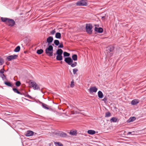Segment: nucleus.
<instances>
[{
	"label": "nucleus",
	"instance_id": "nucleus-2",
	"mask_svg": "<svg viewBox=\"0 0 146 146\" xmlns=\"http://www.w3.org/2000/svg\"><path fill=\"white\" fill-rule=\"evenodd\" d=\"M64 61L67 64L70 65L72 67H75L77 65V62H73V60L70 57L65 58Z\"/></svg>",
	"mask_w": 146,
	"mask_h": 146
},
{
	"label": "nucleus",
	"instance_id": "nucleus-27",
	"mask_svg": "<svg viewBox=\"0 0 146 146\" xmlns=\"http://www.w3.org/2000/svg\"><path fill=\"white\" fill-rule=\"evenodd\" d=\"M5 84L8 86H12V84L11 83L9 82H5Z\"/></svg>",
	"mask_w": 146,
	"mask_h": 146
},
{
	"label": "nucleus",
	"instance_id": "nucleus-6",
	"mask_svg": "<svg viewBox=\"0 0 146 146\" xmlns=\"http://www.w3.org/2000/svg\"><path fill=\"white\" fill-rule=\"evenodd\" d=\"M54 134L56 135L57 137H64L66 136V134L63 132H61L60 131H58L57 132H55Z\"/></svg>",
	"mask_w": 146,
	"mask_h": 146
},
{
	"label": "nucleus",
	"instance_id": "nucleus-16",
	"mask_svg": "<svg viewBox=\"0 0 146 146\" xmlns=\"http://www.w3.org/2000/svg\"><path fill=\"white\" fill-rule=\"evenodd\" d=\"M63 59L62 57V55H57L56 56V59L58 60H61Z\"/></svg>",
	"mask_w": 146,
	"mask_h": 146
},
{
	"label": "nucleus",
	"instance_id": "nucleus-25",
	"mask_svg": "<svg viewBox=\"0 0 146 146\" xmlns=\"http://www.w3.org/2000/svg\"><path fill=\"white\" fill-rule=\"evenodd\" d=\"M43 52V50L42 49H40L39 50H38L37 51V53L38 54H40L42 53Z\"/></svg>",
	"mask_w": 146,
	"mask_h": 146
},
{
	"label": "nucleus",
	"instance_id": "nucleus-31",
	"mask_svg": "<svg viewBox=\"0 0 146 146\" xmlns=\"http://www.w3.org/2000/svg\"><path fill=\"white\" fill-rule=\"evenodd\" d=\"M63 55L64 57L69 56L70 55V54L69 53L65 52L63 53Z\"/></svg>",
	"mask_w": 146,
	"mask_h": 146
},
{
	"label": "nucleus",
	"instance_id": "nucleus-41",
	"mask_svg": "<svg viewBox=\"0 0 146 146\" xmlns=\"http://www.w3.org/2000/svg\"><path fill=\"white\" fill-rule=\"evenodd\" d=\"M102 100L104 101L105 102L107 101V98H105L103 99Z\"/></svg>",
	"mask_w": 146,
	"mask_h": 146
},
{
	"label": "nucleus",
	"instance_id": "nucleus-20",
	"mask_svg": "<svg viewBox=\"0 0 146 146\" xmlns=\"http://www.w3.org/2000/svg\"><path fill=\"white\" fill-rule=\"evenodd\" d=\"M117 118L115 117H113L111 119L110 121L111 122H115L117 121Z\"/></svg>",
	"mask_w": 146,
	"mask_h": 146
},
{
	"label": "nucleus",
	"instance_id": "nucleus-8",
	"mask_svg": "<svg viewBox=\"0 0 146 146\" xmlns=\"http://www.w3.org/2000/svg\"><path fill=\"white\" fill-rule=\"evenodd\" d=\"M98 90V88L96 86L91 87L89 89V91L90 93H96Z\"/></svg>",
	"mask_w": 146,
	"mask_h": 146
},
{
	"label": "nucleus",
	"instance_id": "nucleus-12",
	"mask_svg": "<svg viewBox=\"0 0 146 146\" xmlns=\"http://www.w3.org/2000/svg\"><path fill=\"white\" fill-rule=\"evenodd\" d=\"M53 40V38L51 36L48 37L47 38V42L48 43V44H49L50 43H51Z\"/></svg>",
	"mask_w": 146,
	"mask_h": 146
},
{
	"label": "nucleus",
	"instance_id": "nucleus-40",
	"mask_svg": "<svg viewBox=\"0 0 146 146\" xmlns=\"http://www.w3.org/2000/svg\"><path fill=\"white\" fill-rule=\"evenodd\" d=\"M58 47L59 48H62L63 47V44H60Z\"/></svg>",
	"mask_w": 146,
	"mask_h": 146
},
{
	"label": "nucleus",
	"instance_id": "nucleus-36",
	"mask_svg": "<svg viewBox=\"0 0 146 146\" xmlns=\"http://www.w3.org/2000/svg\"><path fill=\"white\" fill-rule=\"evenodd\" d=\"M111 114L110 112H108L106 113L105 117H108L110 116Z\"/></svg>",
	"mask_w": 146,
	"mask_h": 146
},
{
	"label": "nucleus",
	"instance_id": "nucleus-17",
	"mask_svg": "<svg viewBox=\"0 0 146 146\" xmlns=\"http://www.w3.org/2000/svg\"><path fill=\"white\" fill-rule=\"evenodd\" d=\"M98 95L100 98H102L103 97V95L102 92L100 91H98Z\"/></svg>",
	"mask_w": 146,
	"mask_h": 146
},
{
	"label": "nucleus",
	"instance_id": "nucleus-5",
	"mask_svg": "<svg viewBox=\"0 0 146 146\" xmlns=\"http://www.w3.org/2000/svg\"><path fill=\"white\" fill-rule=\"evenodd\" d=\"M92 25L90 24H86V30L87 32L89 34H91L92 31Z\"/></svg>",
	"mask_w": 146,
	"mask_h": 146
},
{
	"label": "nucleus",
	"instance_id": "nucleus-42",
	"mask_svg": "<svg viewBox=\"0 0 146 146\" xmlns=\"http://www.w3.org/2000/svg\"><path fill=\"white\" fill-rule=\"evenodd\" d=\"M134 131H133V132H128V133H127V134H128V135H129V134H131V133H134Z\"/></svg>",
	"mask_w": 146,
	"mask_h": 146
},
{
	"label": "nucleus",
	"instance_id": "nucleus-24",
	"mask_svg": "<svg viewBox=\"0 0 146 146\" xmlns=\"http://www.w3.org/2000/svg\"><path fill=\"white\" fill-rule=\"evenodd\" d=\"M72 58L74 60H76L77 59V56L76 54H73L72 56Z\"/></svg>",
	"mask_w": 146,
	"mask_h": 146
},
{
	"label": "nucleus",
	"instance_id": "nucleus-34",
	"mask_svg": "<svg viewBox=\"0 0 146 146\" xmlns=\"http://www.w3.org/2000/svg\"><path fill=\"white\" fill-rule=\"evenodd\" d=\"M78 71V69L76 68L73 69V73L74 74H76V72Z\"/></svg>",
	"mask_w": 146,
	"mask_h": 146
},
{
	"label": "nucleus",
	"instance_id": "nucleus-28",
	"mask_svg": "<svg viewBox=\"0 0 146 146\" xmlns=\"http://www.w3.org/2000/svg\"><path fill=\"white\" fill-rule=\"evenodd\" d=\"M88 5V1L87 0H83V6Z\"/></svg>",
	"mask_w": 146,
	"mask_h": 146
},
{
	"label": "nucleus",
	"instance_id": "nucleus-7",
	"mask_svg": "<svg viewBox=\"0 0 146 146\" xmlns=\"http://www.w3.org/2000/svg\"><path fill=\"white\" fill-rule=\"evenodd\" d=\"M31 84L34 90H37L39 88L38 86L35 82L32 81L31 82Z\"/></svg>",
	"mask_w": 146,
	"mask_h": 146
},
{
	"label": "nucleus",
	"instance_id": "nucleus-32",
	"mask_svg": "<svg viewBox=\"0 0 146 146\" xmlns=\"http://www.w3.org/2000/svg\"><path fill=\"white\" fill-rule=\"evenodd\" d=\"M4 63V60L0 57V65H2Z\"/></svg>",
	"mask_w": 146,
	"mask_h": 146
},
{
	"label": "nucleus",
	"instance_id": "nucleus-26",
	"mask_svg": "<svg viewBox=\"0 0 146 146\" xmlns=\"http://www.w3.org/2000/svg\"><path fill=\"white\" fill-rule=\"evenodd\" d=\"M70 134L72 135H75L76 134V131L71 130L70 132Z\"/></svg>",
	"mask_w": 146,
	"mask_h": 146
},
{
	"label": "nucleus",
	"instance_id": "nucleus-30",
	"mask_svg": "<svg viewBox=\"0 0 146 146\" xmlns=\"http://www.w3.org/2000/svg\"><path fill=\"white\" fill-rule=\"evenodd\" d=\"M54 43L56 46H58L59 44V42L58 40H54Z\"/></svg>",
	"mask_w": 146,
	"mask_h": 146
},
{
	"label": "nucleus",
	"instance_id": "nucleus-22",
	"mask_svg": "<svg viewBox=\"0 0 146 146\" xmlns=\"http://www.w3.org/2000/svg\"><path fill=\"white\" fill-rule=\"evenodd\" d=\"M54 144L57 146L58 145V146H63V145L60 142H55L54 143Z\"/></svg>",
	"mask_w": 146,
	"mask_h": 146
},
{
	"label": "nucleus",
	"instance_id": "nucleus-9",
	"mask_svg": "<svg viewBox=\"0 0 146 146\" xmlns=\"http://www.w3.org/2000/svg\"><path fill=\"white\" fill-rule=\"evenodd\" d=\"M18 56L17 55H10L8 56L7 57V59L8 61H11L12 60L15 59H16Z\"/></svg>",
	"mask_w": 146,
	"mask_h": 146
},
{
	"label": "nucleus",
	"instance_id": "nucleus-35",
	"mask_svg": "<svg viewBox=\"0 0 146 146\" xmlns=\"http://www.w3.org/2000/svg\"><path fill=\"white\" fill-rule=\"evenodd\" d=\"M76 5L78 6H81L82 5V1H78L76 3Z\"/></svg>",
	"mask_w": 146,
	"mask_h": 146
},
{
	"label": "nucleus",
	"instance_id": "nucleus-43",
	"mask_svg": "<svg viewBox=\"0 0 146 146\" xmlns=\"http://www.w3.org/2000/svg\"><path fill=\"white\" fill-rule=\"evenodd\" d=\"M102 20H105V16H102Z\"/></svg>",
	"mask_w": 146,
	"mask_h": 146
},
{
	"label": "nucleus",
	"instance_id": "nucleus-1",
	"mask_svg": "<svg viewBox=\"0 0 146 146\" xmlns=\"http://www.w3.org/2000/svg\"><path fill=\"white\" fill-rule=\"evenodd\" d=\"M1 19L2 22L5 23L9 26L12 27L15 24V21L13 19H11L1 17Z\"/></svg>",
	"mask_w": 146,
	"mask_h": 146
},
{
	"label": "nucleus",
	"instance_id": "nucleus-39",
	"mask_svg": "<svg viewBox=\"0 0 146 146\" xmlns=\"http://www.w3.org/2000/svg\"><path fill=\"white\" fill-rule=\"evenodd\" d=\"M5 71L4 69L3 68V69H1L0 70V73L2 74H3V73L4 72V71Z\"/></svg>",
	"mask_w": 146,
	"mask_h": 146
},
{
	"label": "nucleus",
	"instance_id": "nucleus-3",
	"mask_svg": "<svg viewBox=\"0 0 146 146\" xmlns=\"http://www.w3.org/2000/svg\"><path fill=\"white\" fill-rule=\"evenodd\" d=\"M45 53L49 56H52L53 51V47L51 45H49L45 50Z\"/></svg>",
	"mask_w": 146,
	"mask_h": 146
},
{
	"label": "nucleus",
	"instance_id": "nucleus-33",
	"mask_svg": "<svg viewBox=\"0 0 146 146\" xmlns=\"http://www.w3.org/2000/svg\"><path fill=\"white\" fill-rule=\"evenodd\" d=\"M13 90L15 92L19 94H21V92H19V91H18L17 89L15 88H13Z\"/></svg>",
	"mask_w": 146,
	"mask_h": 146
},
{
	"label": "nucleus",
	"instance_id": "nucleus-47",
	"mask_svg": "<svg viewBox=\"0 0 146 146\" xmlns=\"http://www.w3.org/2000/svg\"><path fill=\"white\" fill-rule=\"evenodd\" d=\"M134 134H133H133H132V135H133Z\"/></svg>",
	"mask_w": 146,
	"mask_h": 146
},
{
	"label": "nucleus",
	"instance_id": "nucleus-19",
	"mask_svg": "<svg viewBox=\"0 0 146 146\" xmlns=\"http://www.w3.org/2000/svg\"><path fill=\"white\" fill-rule=\"evenodd\" d=\"M55 37L57 38H61V34L60 33H57L55 35Z\"/></svg>",
	"mask_w": 146,
	"mask_h": 146
},
{
	"label": "nucleus",
	"instance_id": "nucleus-11",
	"mask_svg": "<svg viewBox=\"0 0 146 146\" xmlns=\"http://www.w3.org/2000/svg\"><path fill=\"white\" fill-rule=\"evenodd\" d=\"M94 30L95 31L99 33H102L103 32V29L101 27L98 28L95 27Z\"/></svg>",
	"mask_w": 146,
	"mask_h": 146
},
{
	"label": "nucleus",
	"instance_id": "nucleus-37",
	"mask_svg": "<svg viewBox=\"0 0 146 146\" xmlns=\"http://www.w3.org/2000/svg\"><path fill=\"white\" fill-rule=\"evenodd\" d=\"M21 84V82L19 81L15 83V84L17 86H19Z\"/></svg>",
	"mask_w": 146,
	"mask_h": 146
},
{
	"label": "nucleus",
	"instance_id": "nucleus-14",
	"mask_svg": "<svg viewBox=\"0 0 146 146\" xmlns=\"http://www.w3.org/2000/svg\"><path fill=\"white\" fill-rule=\"evenodd\" d=\"M136 119V118L135 117H130L127 121L128 123H130L133 122L135 121Z\"/></svg>",
	"mask_w": 146,
	"mask_h": 146
},
{
	"label": "nucleus",
	"instance_id": "nucleus-29",
	"mask_svg": "<svg viewBox=\"0 0 146 146\" xmlns=\"http://www.w3.org/2000/svg\"><path fill=\"white\" fill-rule=\"evenodd\" d=\"M75 86L74 82V80H72L71 82L70 87L71 88H73Z\"/></svg>",
	"mask_w": 146,
	"mask_h": 146
},
{
	"label": "nucleus",
	"instance_id": "nucleus-23",
	"mask_svg": "<svg viewBox=\"0 0 146 146\" xmlns=\"http://www.w3.org/2000/svg\"><path fill=\"white\" fill-rule=\"evenodd\" d=\"M20 50V47L19 46H17L14 50V51L16 52H19Z\"/></svg>",
	"mask_w": 146,
	"mask_h": 146
},
{
	"label": "nucleus",
	"instance_id": "nucleus-4",
	"mask_svg": "<svg viewBox=\"0 0 146 146\" xmlns=\"http://www.w3.org/2000/svg\"><path fill=\"white\" fill-rule=\"evenodd\" d=\"M114 47L112 46H110L107 48V56L108 57H110L113 55V52L114 50Z\"/></svg>",
	"mask_w": 146,
	"mask_h": 146
},
{
	"label": "nucleus",
	"instance_id": "nucleus-15",
	"mask_svg": "<svg viewBox=\"0 0 146 146\" xmlns=\"http://www.w3.org/2000/svg\"><path fill=\"white\" fill-rule=\"evenodd\" d=\"M63 53V51L62 50L60 49H58L56 52V54H57V55H62Z\"/></svg>",
	"mask_w": 146,
	"mask_h": 146
},
{
	"label": "nucleus",
	"instance_id": "nucleus-18",
	"mask_svg": "<svg viewBox=\"0 0 146 146\" xmlns=\"http://www.w3.org/2000/svg\"><path fill=\"white\" fill-rule=\"evenodd\" d=\"M88 133L90 135H93L96 133V131L94 130H90L88 131Z\"/></svg>",
	"mask_w": 146,
	"mask_h": 146
},
{
	"label": "nucleus",
	"instance_id": "nucleus-38",
	"mask_svg": "<svg viewBox=\"0 0 146 146\" xmlns=\"http://www.w3.org/2000/svg\"><path fill=\"white\" fill-rule=\"evenodd\" d=\"M55 30L54 29L50 32V33L51 35H53L55 33Z\"/></svg>",
	"mask_w": 146,
	"mask_h": 146
},
{
	"label": "nucleus",
	"instance_id": "nucleus-13",
	"mask_svg": "<svg viewBox=\"0 0 146 146\" xmlns=\"http://www.w3.org/2000/svg\"><path fill=\"white\" fill-rule=\"evenodd\" d=\"M139 102V100L137 99H134L131 102L132 105H134L138 103Z\"/></svg>",
	"mask_w": 146,
	"mask_h": 146
},
{
	"label": "nucleus",
	"instance_id": "nucleus-46",
	"mask_svg": "<svg viewBox=\"0 0 146 146\" xmlns=\"http://www.w3.org/2000/svg\"><path fill=\"white\" fill-rule=\"evenodd\" d=\"M134 134H133H133H132V135H133Z\"/></svg>",
	"mask_w": 146,
	"mask_h": 146
},
{
	"label": "nucleus",
	"instance_id": "nucleus-44",
	"mask_svg": "<svg viewBox=\"0 0 146 146\" xmlns=\"http://www.w3.org/2000/svg\"><path fill=\"white\" fill-rule=\"evenodd\" d=\"M3 77H2V78L3 79V77H4V78H6L5 76V75L4 74H3Z\"/></svg>",
	"mask_w": 146,
	"mask_h": 146
},
{
	"label": "nucleus",
	"instance_id": "nucleus-21",
	"mask_svg": "<svg viewBox=\"0 0 146 146\" xmlns=\"http://www.w3.org/2000/svg\"><path fill=\"white\" fill-rule=\"evenodd\" d=\"M42 107L45 109L48 110L49 109V106L46 104L42 103Z\"/></svg>",
	"mask_w": 146,
	"mask_h": 146
},
{
	"label": "nucleus",
	"instance_id": "nucleus-45",
	"mask_svg": "<svg viewBox=\"0 0 146 146\" xmlns=\"http://www.w3.org/2000/svg\"><path fill=\"white\" fill-rule=\"evenodd\" d=\"M70 73L71 74H72V72H71V71H70Z\"/></svg>",
	"mask_w": 146,
	"mask_h": 146
},
{
	"label": "nucleus",
	"instance_id": "nucleus-10",
	"mask_svg": "<svg viewBox=\"0 0 146 146\" xmlns=\"http://www.w3.org/2000/svg\"><path fill=\"white\" fill-rule=\"evenodd\" d=\"M34 134V132L31 131H28L25 135L26 136L29 137L32 136Z\"/></svg>",
	"mask_w": 146,
	"mask_h": 146
}]
</instances>
